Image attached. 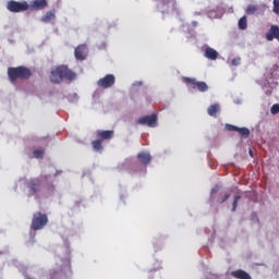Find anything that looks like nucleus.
Here are the masks:
<instances>
[{"mask_svg":"<svg viewBox=\"0 0 279 279\" xmlns=\"http://www.w3.org/2000/svg\"><path fill=\"white\" fill-rule=\"evenodd\" d=\"M76 74L68 66L61 65L52 70L50 81L54 84H60L63 80L73 81Z\"/></svg>","mask_w":279,"mask_h":279,"instance_id":"f257e3e1","label":"nucleus"},{"mask_svg":"<svg viewBox=\"0 0 279 279\" xmlns=\"http://www.w3.org/2000/svg\"><path fill=\"white\" fill-rule=\"evenodd\" d=\"M8 75L10 81L15 83L17 80H29L32 77V71L25 66L9 68Z\"/></svg>","mask_w":279,"mask_h":279,"instance_id":"f03ea898","label":"nucleus"},{"mask_svg":"<svg viewBox=\"0 0 279 279\" xmlns=\"http://www.w3.org/2000/svg\"><path fill=\"white\" fill-rule=\"evenodd\" d=\"M48 216L41 213H35L32 221V230L38 231L44 229L48 225Z\"/></svg>","mask_w":279,"mask_h":279,"instance_id":"7ed1b4c3","label":"nucleus"},{"mask_svg":"<svg viewBox=\"0 0 279 279\" xmlns=\"http://www.w3.org/2000/svg\"><path fill=\"white\" fill-rule=\"evenodd\" d=\"M7 8L12 13H21L27 11L29 9V4L26 1L17 2L11 0L8 2Z\"/></svg>","mask_w":279,"mask_h":279,"instance_id":"20e7f679","label":"nucleus"},{"mask_svg":"<svg viewBox=\"0 0 279 279\" xmlns=\"http://www.w3.org/2000/svg\"><path fill=\"white\" fill-rule=\"evenodd\" d=\"M183 81L193 89H198L201 93H205L208 90V85L205 82H197L195 78L191 77H184Z\"/></svg>","mask_w":279,"mask_h":279,"instance_id":"39448f33","label":"nucleus"},{"mask_svg":"<svg viewBox=\"0 0 279 279\" xmlns=\"http://www.w3.org/2000/svg\"><path fill=\"white\" fill-rule=\"evenodd\" d=\"M116 84V77L112 74H108L97 82V85L101 88L108 89Z\"/></svg>","mask_w":279,"mask_h":279,"instance_id":"423d86ee","label":"nucleus"},{"mask_svg":"<svg viewBox=\"0 0 279 279\" xmlns=\"http://www.w3.org/2000/svg\"><path fill=\"white\" fill-rule=\"evenodd\" d=\"M27 187L33 194H37L41 191L43 181L39 178L31 179L27 183Z\"/></svg>","mask_w":279,"mask_h":279,"instance_id":"0eeeda50","label":"nucleus"},{"mask_svg":"<svg viewBox=\"0 0 279 279\" xmlns=\"http://www.w3.org/2000/svg\"><path fill=\"white\" fill-rule=\"evenodd\" d=\"M157 121H158L157 116L151 114V116H146V117L140 118L138 124L148 125L149 128H156Z\"/></svg>","mask_w":279,"mask_h":279,"instance_id":"6e6552de","label":"nucleus"},{"mask_svg":"<svg viewBox=\"0 0 279 279\" xmlns=\"http://www.w3.org/2000/svg\"><path fill=\"white\" fill-rule=\"evenodd\" d=\"M88 56V48L86 45H80L75 49V58L80 61H84Z\"/></svg>","mask_w":279,"mask_h":279,"instance_id":"1a4fd4ad","label":"nucleus"},{"mask_svg":"<svg viewBox=\"0 0 279 279\" xmlns=\"http://www.w3.org/2000/svg\"><path fill=\"white\" fill-rule=\"evenodd\" d=\"M47 7H48L47 0H34L31 3L29 9L33 11H40L46 9Z\"/></svg>","mask_w":279,"mask_h":279,"instance_id":"9d476101","label":"nucleus"},{"mask_svg":"<svg viewBox=\"0 0 279 279\" xmlns=\"http://www.w3.org/2000/svg\"><path fill=\"white\" fill-rule=\"evenodd\" d=\"M96 136L97 138H99V141H109L114 136V132L113 131H102V130H98L96 132Z\"/></svg>","mask_w":279,"mask_h":279,"instance_id":"9b49d317","label":"nucleus"},{"mask_svg":"<svg viewBox=\"0 0 279 279\" xmlns=\"http://www.w3.org/2000/svg\"><path fill=\"white\" fill-rule=\"evenodd\" d=\"M266 38L268 41H272L275 38L279 40V27L277 25H272L266 34Z\"/></svg>","mask_w":279,"mask_h":279,"instance_id":"f8f14e48","label":"nucleus"},{"mask_svg":"<svg viewBox=\"0 0 279 279\" xmlns=\"http://www.w3.org/2000/svg\"><path fill=\"white\" fill-rule=\"evenodd\" d=\"M204 56L207 59L215 61V60H217L219 53L215 49L208 47V48H206Z\"/></svg>","mask_w":279,"mask_h":279,"instance_id":"ddd939ff","label":"nucleus"},{"mask_svg":"<svg viewBox=\"0 0 279 279\" xmlns=\"http://www.w3.org/2000/svg\"><path fill=\"white\" fill-rule=\"evenodd\" d=\"M231 276L234 277L235 279H252L247 272L241 269L233 271Z\"/></svg>","mask_w":279,"mask_h":279,"instance_id":"4468645a","label":"nucleus"},{"mask_svg":"<svg viewBox=\"0 0 279 279\" xmlns=\"http://www.w3.org/2000/svg\"><path fill=\"white\" fill-rule=\"evenodd\" d=\"M137 158L145 166L149 165L151 161V156L148 153H141L138 154Z\"/></svg>","mask_w":279,"mask_h":279,"instance_id":"2eb2a0df","label":"nucleus"},{"mask_svg":"<svg viewBox=\"0 0 279 279\" xmlns=\"http://www.w3.org/2000/svg\"><path fill=\"white\" fill-rule=\"evenodd\" d=\"M208 114L210 116V117H217V113H219L220 112V106L218 105V104H216V105H211L209 108H208Z\"/></svg>","mask_w":279,"mask_h":279,"instance_id":"dca6fc26","label":"nucleus"},{"mask_svg":"<svg viewBox=\"0 0 279 279\" xmlns=\"http://www.w3.org/2000/svg\"><path fill=\"white\" fill-rule=\"evenodd\" d=\"M92 145H93V148H94L95 151L101 153L102 149H104L102 141L101 140L94 141L92 143Z\"/></svg>","mask_w":279,"mask_h":279,"instance_id":"f3484780","label":"nucleus"},{"mask_svg":"<svg viewBox=\"0 0 279 279\" xmlns=\"http://www.w3.org/2000/svg\"><path fill=\"white\" fill-rule=\"evenodd\" d=\"M239 28L242 29V31L247 28V17L246 16H243V17L240 19Z\"/></svg>","mask_w":279,"mask_h":279,"instance_id":"a211bd4d","label":"nucleus"},{"mask_svg":"<svg viewBox=\"0 0 279 279\" xmlns=\"http://www.w3.org/2000/svg\"><path fill=\"white\" fill-rule=\"evenodd\" d=\"M238 133L244 138L250 136V130L247 128H239Z\"/></svg>","mask_w":279,"mask_h":279,"instance_id":"6ab92c4d","label":"nucleus"},{"mask_svg":"<svg viewBox=\"0 0 279 279\" xmlns=\"http://www.w3.org/2000/svg\"><path fill=\"white\" fill-rule=\"evenodd\" d=\"M63 270V267H58L57 269H52L49 271L50 274V279H57V276L59 275L60 271Z\"/></svg>","mask_w":279,"mask_h":279,"instance_id":"aec40b11","label":"nucleus"},{"mask_svg":"<svg viewBox=\"0 0 279 279\" xmlns=\"http://www.w3.org/2000/svg\"><path fill=\"white\" fill-rule=\"evenodd\" d=\"M54 19H56V14L52 13V12H48V13L43 17V21L46 22V23H48V22H50V21H52V20H54Z\"/></svg>","mask_w":279,"mask_h":279,"instance_id":"412c9836","label":"nucleus"},{"mask_svg":"<svg viewBox=\"0 0 279 279\" xmlns=\"http://www.w3.org/2000/svg\"><path fill=\"white\" fill-rule=\"evenodd\" d=\"M258 10V8L256 5H248L246 9V14L248 15H253L255 14V12Z\"/></svg>","mask_w":279,"mask_h":279,"instance_id":"4be33fe9","label":"nucleus"},{"mask_svg":"<svg viewBox=\"0 0 279 279\" xmlns=\"http://www.w3.org/2000/svg\"><path fill=\"white\" fill-rule=\"evenodd\" d=\"M240 199H241V196H240V195H236V196L234 197V202H233V204H232V211H233V213L236 210V208H238V203H239Z\"/></svg>","mask_w":279,"mask_h":279,"instance_id":"5701e85b","label":"nucleus"},{"mask_svg":"<svg viewBox=\"0 0 279 279\" xmlns=\"http://www.w3.org/2000/svg\"><path fill=\"white\" fill-rule=\"evenodd\" d=\"M45 151L43 149H38L34 151V157L35 158H43L44 157Z\"/></svg>","mask_w":279,"mask_h":279,"instance_id":"b1692460","label":"nucleus"},{"mask_svg":"<svg viewBox=\"0 0 279 279\" xmlns=\"http://www.w3.org/2000/svg\"><path fill=\"white\" fill-rule=\"evenodd\" d=\"M274 12L279 14V0H274Z\"/></svg>","mask_w":279,"mask_h":279,"instance_id":"393cba45","label":"nucleus"},{"mask_svg":"<svg viewBox=\"0 0 279 279\" xmlns=\"http://www.w3.org/2000/svg\"><path fill=\"white\" fill-rule=\"evenodd\" d=\"M227 130L230 131V132H238L239 128L238 126H234V125H231V124H227Z\"/></svg>","mask_w":279,"mask_h":279,"instance_id":"a878e982","label":"nucleus"},{"mask_svg":"<svg viewBox=\"0 0 279 279\" xmlns=\"http://www.w3.org/2000/svg\"><path fill=\"white\" fill-rule=\"evenodd\" d=\"M230 198L229 194H226L223 197H220L217 202L219 204H223L225 202H227Z\"/></svg>","mask_w":279,"mask_h":279,"instance_id":"bb28decb","label":"nucleus"},{"mask_svg":"<svg viewBox=\"0 0 279 279\" xmlns=\"http://www.w3.org/2000/svg\"><path fill=\"white\" fill-rule=\"evenodd\" d=\"M271 113H272V114L279 113V105H274V106L271 107Z\"/></svg>","mask_w":279,"mask_h":279,"instance_id":"cd10ccee","label":"nucleus"},{"mask_svg":"<svg viewBox=\"0 0 279 279\" xmlns=\"http://www.w3.org/2000/svg\"><path fill=\"white\" fill-rule=\"evenodd\" d=\"M220 190L219 185H216L211 191V196L215 195Z\"/></svg>","mask_w":279,"mask_h":279,"instance_id":"c85d7f7f","label":"nucleus"},{"mask_svg":"<svg viewBox=\"0 0 279 279\" xmlns=\"http://www.w3.org/2000/svg\"><path fill=\"white\" fill-rule=\"evenodd\" d=\"M240 61H241L240 58H235V59L232 60V64H233V65H239V64H240Z\"/></svg>","mask_w":279,"mask_h":279,"instance_id":"c756f323","label":"nucleus"},{"mask_svg":"<svg viewBox=\"0 0 279 279\" xmlns=\"http://www.w3.org/2000/svg\"><path fill=\"white\" fill-rule=\"evenodd\" d=\"M47 190H48L49 192H54L56 187H54L53 184H49V185L47 186Z\"/></svg>","mask_w":279,"mask_h":279,"instance_id":"7c9ffc66","label":"nucleus"},{"mask_svg":"<svg viewBox=\"0 0 279 279\" xmlns=\"http://www.w3.org/2000/svg\"><path fill=\"white\" fill-rule=\"evenodd\" d=\"M142 85H143L142 82H136V83H134V86H142Z\"/></svg>","mask_w":279,"mask_h":279,"instance_id":"2f4dec72","label":"nucleus"},{"mask_svg":"<svg viewBox=\"0 0 279 279\" xmlns=\"http://www.w3.org/2000/svg\"><path fill=\"white\" fill-rule=\"evenodd\" d=\"M250 155L253 157V151L252 150H250Z\"/></svg>","mask_w":279,"mask_h":279,"instance_id":"473e14b6","label":"nucleus"}]
</instances>
